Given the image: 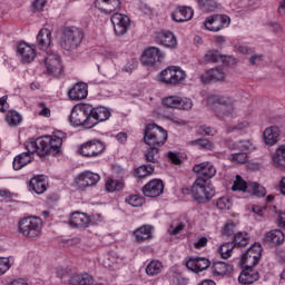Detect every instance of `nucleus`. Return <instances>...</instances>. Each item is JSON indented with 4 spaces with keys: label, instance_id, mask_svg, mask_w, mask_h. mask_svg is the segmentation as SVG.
I'll use <instances>...</instances> for the list:
<instances>
[{
    "label": "nucleus",
    "instance_id": "nucleus-1",
    "mask_svg": "<svg viewBox=\"0 0 285 285\" xmlns=\"http://www.w3.org/2000/svg\"><path fill=\"white\" fill-rule=\"evenodd\" d=\"M63 131H56L52 136H42L36 140L29 139L24 142L27 151L18 155L13 159V169L21 170L24 166L32 163V154L37 153L39 157H46V155H59L61 146L63 144Z\"/></svg>",
    "mask_w": 285,
    "mask_h": 285
},
{
    "label": "nucleus",
    "instance_id": "nucleus-2",
    "mask_svg": "<svg viewBox=\"0 0 285 285\" xmlns=\"http://www.w3.org/2000/svg\"><path fill=\"white\" fill-rule=\"evenodd\" d=\"M207 104L214 106V115L218 119H228L239 115V107L233 98L227 96L212 95L207 98Z\"/></svg>",
    "mask_w": 285,
    "mask_h": 285
},
{
    "label": "nucleus",
    "instance_id": "nucleus-3",
    "mask_svg": "<svg viewBox=\"0 0 285 285\" xmlns=\"http://www.w3.org/2000/svg\"><path fill=\"white\" fill-rule=\"evenodd\" d=\"M83 41V31L77 27H66L60 38V47L67 52H75Z\"/></svg>",
    "mask_w": 285,
    "mask_h": 285
},
{
    "label": "nucleus",
    "instance_id": "nucleus-4",
    "mask_svg": "<svg viewBox=\"0 0 285 285\" xmlns=\"http://www.w3.org/2000/svg\"><path fill=\"white\" fill-rule=\"evenodd\" d=\"M90 112V105H76L69 117L71 126L75 128L81 126L87 130L95 128V119H91Z\"/></svg>",
    "mask_w": 285,
    "mask_h": 285
},
{
    "label": "nucleus",
    "instance_id": "nucleus-5",
    "mask_svg": "<svg viewBox=\"0 0 285 285\" xmlns=\"http://www.w3.org/2000/svg\"><path fill=\"white\" fill-rule=\"evenodd\" d=\"M168 139V132L156 124H149L145 128L144 141L147 146L161 148Z\"/></svg>",
    "mask_w": 285,
    "mask_h": 285
},
{
    "label": "nucleus",
    "instance_id": "nucleus-6",
    "mask_svg": "<svg viewBox=\"0 0 285 285\" xmlns=\"http://www.w3.org/2000/svg\"><path fill=\"white\" fill-rule=\"evenodd\" d=\"M43 228V220L40 217H24L18 224V230L22 237H39Z\"/></svg>",
    "mask_w": 285,
    "mask_h": 285
},
{
    "label": "nucleus",
    "instance_id": "nucleus-7",
    "mask_svg": "<svg viewBox=\"0 0 285 285\" xmlns=\"http://www.w3.org/2000/svg\"><path fill=\"white\" fill-rule=\"evenodd\" d=\"M159 79L163 83L177 86L178 83L186 81V71L179 67H167L160 72Z\"/></svg>",
    "mask_w": 285,
    "mask_h": 285
},
{
    "label": "nucleus",
    "instance_id": "nucleus-8",
    "mask_svg": "<svg viewBox=\"0 0 285 285\" xmlns=\"http://www.w3.org/2000/svg\"><path fill=\"white\" fill-rule=\"evenodd\" d=\"M191 193L194 199H196V202H200V204H204L205 202H208V199H213V197H215V189L213 186L206 185L202 179L195 180L191 187Z\"/></svg>",
    "mask_w": 285,
    "mask_h": 285
},
{
    "label": "nucleus",
    "instance_id": "nucleus-9",
    "mask_svg": "<svg viewBox=\"0 0 285 285\" xmlns=\"http://www.w3.org/2000/svg\"><path fill=\"white\" fill-rule=\"evenodd\" d=\"M42 56V61L48 75H51L52 77H60L61 72H63V67L61 66L59 56L52 51H43Z\"/></svg>",
    "mask_w": 285,
    "mask_h": 285
},
{
    "label": "nucleus",
    "instance_id": "nucleus-10",
    "mask_svg": "<svg viewBox=\"0 0 285 285\" xmlns=\"http://www.w3.org/2000/svg\"><path fill=\"white\" fill-rule=\"evenodd\" d=\"M165 55L160 48L149 47L141 55V63L145 68H155L164 59Z\"/></svg>",
    "mask_w": 285,
    "mask_h": 285
},
{
    "label": "nucleus",
    "instance_id": "nucleus-11",
    "mask_svg": "<svg viewBox=\"0 0 285 285\" xmlns=\"http://www.w3.org/2000/svg\"><path fill=\"white\" fill-rule=\"evenodd\" d=\"M230 26V18L226 14H214L207 17L205 28L210 32H219L223 28Z\"/></svg>",
    "mask_w": 285,
    "mask_h": 285
},
{
    "label": "nucleus",
    "instance_id": "nucleus-12",
    "mask_svg": "<svg viewBox=\"0 0 285 285\" xmlns=\"http://www.w3.org/2000/svg\"><path fill=\"white\" fill-rule=\"evenodd\" d=\"M166 108H177L178 110H193V100L179 96H169L163 99Z\"/></svg>",
    "mask_w": 285,
    "mask_h": 285
},
{
    "label": "nucleus",
    "instance_id": "nucleus-13",
    "mask_svg": "<svg viewBox=\"0 0 285 285\" xmlns=\"http://www.w3.org/2000/svg\"><path fill=\"white\" fill-rule=\"evenodd\" d=\"M99 179H101V177L98 174L85 171L75 179V184L78 186V190H86V188L97 186Z\"/></svg>",
    "mask_w": 285,
    "mask_h": 285
},
{
    "label": "nucleus",
    "instance_id": "nucleus-14",
    "mask_svg": "<svg viewBox=\"0 0 285 285\" xmlns=\"http://www.w3.org/2000/svg\"><path fill=\"white\" fill-rule=\"evenodd\" d=\"M262 257V244L254 243L242 256L243 264L246 266H257Z\"/></svg>",
    "mask_w": 285,
    "mask_h": 285
},
{
    "label": "nucleus",
    "instance_id": "nucleus-15",
    "mask_svg": "<svg viewBox=\"0 0 285 285\" xmlns=\"http://www.w3.org/2000/svg\"><path fill=\"white\" fill-rule=\"evenodd\" d=\"M193 171L198 175L196 179H202V181H208V179H213L215 175H217V169L210 163H200L193 167Z\"/></svg>",
    "mask_w": 285,
    "mask_h": 285
},
{
    "label": "nucleus",
    "instance_id": "nucleus-16",
    "mask_svg": "<svg viewBox=\"0 0 285 285\" xmlns=\"http://www.w3.org/2000/svg\"><path fill=\"white\" fill-rule=\"evenodd\" d=\"M104 150H106L104 142L91 140L81 145L80 155H82V157H97L98 155H101Z\"/></svg>",
    "mask_w": 285,
    "mask_h": 285
},
{
    "label": "nucleus",
    "instance_id": "nucleus-17",
    "mask_svg": "<svg viewBox=\"0 0 285 285\" xmlns=\"http://www.w3.org/2000/svg\"><path fill=\"white\" fill-rule=\"evenodd\" d=\"M111 23L115 28L116 35H126L130 28V18L126 14L114 13L111 16Z\"/></svg>",
    "mask_w": 285,
    "mask_h": 285
},
{
    "label": "nucleus",
    "instance_id": "nucleus-18",
    "mask_svg": "<svg viewBox=\"0 0 285 285\" xmlns=\"http://www.w3.org/2000/svg\"><path fill=\"white\" fill-rule=\"evenodd\" d=\"M164 193V181L161 179H153L142 187L145 197H159Z\"/></svg>",
    "mask_w": 285,
    "mask_h": 285
},
{
    "label": "nucleus",
    "instance_id": "nucleus-19",
    "mask_svg": "<svg viewBox=\"0 0 285 285\" xmlns=\"http://www.w3.org/2000/svg\"><path fill=\"white\" fill-rule=\"evenodd\" d=\"M156 42L164 48H170L175 50L177 48V37L174 32L170 31H160L156 33Z\"/></svg>",
    "mask_w": 285,
    "mask_h": 285
},
{
    "label": "nucleus",
    "instance_id": "nucleus-20",
    "mask_svg": "<svg viewBox=\"0 0 285 285\" xmlns=\"http://www.w3.org/2000/svg\"><path fill=\"white\" fill-rule=\"evenodd\" d=\"M185 266L193 273H202V271L210 267V261L206 257H191L186 262Z\"/></svg>",
    "mask_w": 285,
    "mask_h": 285
},
{
    "label": "nucleus",
    "instance_id": "nucleus-21",
    "mask_svg": "<svg viewBox=\"0 0 285 285\" xmlns=\"http://www.w3.org/2000/svg\"><path fill=\"white\" fill-rule=\"evenodd\" d=\"M50 43H52V31L49 29H41L37 36V46L42 52H51Z\"/></svg>",
    "mask_w": 285,
    "mask_h": 285
},
{
    "label": "nucleus",
    "instance_id": "nucleus-22",
    "mask_svg": "<svg viewBox=\"0 0 285 285\" xmlns=\"http://www.w3.org/2000/svg\"><path fill=\"white\" fill-rule=\"evenodd\" d=\"M95 8L105 14H110L121 8V0H96Z\"/></svg>",
    "mask_w": 285,
    "mask_h": 285
},
{
    "label": "nucleus",
    "instance_id": "nucleus-23",
    "mask_svg": "<svg viewBox=\"0 0 285 285\" xmlns=\"http://www.w3.org/2000/svg\"><path fill=\"white\" fill-rule=\"evenodd\" d=\"M195 14L193 8L190 7H178L173 13L171 19L177 23H184L185 21H190Z\"/></svg>",
    "mask_w": 285,
    "mask_h": 285
},
{
    "label": "nucleus",
    "instance_id": "nucleus-24",
    "mask_svg": "<svg viewBox=\"0 0 285 285\" xmlns=\"http://www.w3.org/2000/svg\"><path fill=\"white\" fill-rule=\"evenodd\" d=\"M259 279V273L253 269V265H247L238 276V282L244 285L255 284Z\"/></svg>",
    "mask_w": 285,
    "mask_h": 285
},
{
    "label": "nucleus",
    "instance_id": "nucleus-25",
    "mask_svg": "<svg viewBox=\"0 0 285 285\" xmlns=\"http://www.w3.org/2000/svg\"><path fill=\"white\" fill-rule=\"evenodd\" d=\"M68 96L73 101H81L88 97V85L83 82L76 83L68 92Z\"/></svg>",
    "mask_w": 285,
    "mask_h": 285
},
{
    "label": "nucleus",
    "instance_id": "nucleus-26",
    "mask_svg": "<svg viewBox=\"0 0 285 285\" xmlns=\"http://www.w3.org/2000/svg\"><path fill=\"white\" fill-rule=\"evenodd\" d=\"M90 111L91 119H94V128L97 126V124L108 121V119H110V110H108L106 107L92 108L90 105Z\"/></svg>",
    "mask_w": 285,
    "mask_h": 285
},
{
    "label": "nucleus",
    "instance_id": "nucleus-27",
    "mask_svg": "<svg viewBox=\"0 0 285 285\" xmlns=\"http://www.w3.org/2000/svg\"><path fill=\"white\" fill-rule=\"evenodd\" d=\"M18 55L21 57V61L24 63H30L37 57V52H35V48L30 47V45L22 42L18 46Z\"/></svg>",
    "mask_w": 285,
    "mask_h": 285
},
{
    "label": "nucleus",
    "instance_id": "nucleus-28",
    "mask_svg": "<svg viewBox=\"0 0 285 285\" xmlns=\"http://www.w3.org/2000/svg\"><path fill=\"white\" fill-rule=\"evenodd\" d=\"M263 242L265 244H273L274 246H279L283 242H285L284 232H282L281 229L269 230L264 235Z\"/></svg>",
    "mask_w": 285,
    "mask_h": 285
},
{
    "label": "nucleus",
    "instance_id": "nucleus-29",
    "mask_svg": "<svg viewBox=\"0 0 285 285\" xmlns=\"http://www.w3.org/2000/svg\"><path fill=\"white\" fill-rule=\"evenodd\" d=\"M226 73L219 68L209 69L207 72L200 76L203 83H210V81H224Z\"/></svg>",
    "mask_w": 285,
    "mask_h": 285
},
{
    "label": "nucleus",
    "instance_id": "nucleus-30",
    "mask_svg": "<svg viewBox=\"0 0 285 285\" xmlns=\"http://www.w3.org/2000/svg\"><path fill=\"white\" fill-rule=\"evenodd\" d=\"M69 224L76 228H87L90 224V216L85 213L75 212L70 217Z\"/></svg>",
    "mask_w": 285,
    "mask_h": 285
},
{
    "label": "nucleus",
    "instance_id": "nucleus-31",
    "mask_svg": "<svg viewBox=\"0 0 285 285\" xmlns=\"http://www.w3.org/2000/svg\"><path fill=\"white\" fill-rule=\"evenodd\" d=\"M266 146H275L279 141V127L272 126L264 130L263 134Z\"/></svg>",
    "mask_w": 285,
    "mask_h": 285
},
{
    "label": "nucleus",
    "instance_id": "nucleus-32",
    "mask_svg": "<svg viewBox=\"0 0 285 285\" xmlns=\"http://www.w3.org/2000/svg\"><path fill=\"white\" fill-rule=\"evenodd\" d=\"M134 237L138 244L153 238V226L144 225L134 232Z\"/></svg>",
    "mask_w": 285,
    "mask_h": 285
},
{
    "label": "nucleus",
    "instance_id": "nucleus-33",
    "mask_svg": "<svg viewBox=\"0 0 285 285\" xmlns=\"http://www.w3.org/2000/svg\"><path fill=\"white\" fill-rule=\"evenodd\" d=\"M30 188H32L33 191L37 193V195H43L48 188V180L46 179L45 176H38L33 177L29 181Z\"/></svg>",
    "mask_w": 285,
    "mask_h": 285
},
{
    "label": "nucleus",
    "instance_id": "nucleus-34",
    "mask_svg": "<svg viewBox=\"0 0 285 285\" xmlns=\"http://www.w3.org/2000/svg\"><path fill=\"white\" fill-rule=\"evenodd\" d=\"M69 284L71 285H95V278L88 273L72 274L69 277Z\"/></svg>",
    "mask_w": 285,
    "mask_h": 285
},
{
    "label": "nucleus",
    "instance_id": "nucleus-35",
    "mask_svg": "<svg viewBox=\"0 0 285 285\" xmlns=\"http://www.w3.org/2000/svg\"><path fill=\"white\" fill-rule=\"evenodd\" d=\"M212 273L218 276L228 275V273H233V266L224 262H216L212 266Z\"/></svg>",
    "mask_w": 285,
    "mask_h": 285
},
{
    "label": "nucleus",
    "instance_id": "nucleus-36",
    "mask_svg": "<svg viewBox=\"0 0 285 285\" xmlns=\"http://www.w3.org/2000/svg\"><path fill=\"white\" fill-rule=\"evenodd\" d=\"M206 63H225L226 56L219 53L217 50L208 51L204 57Z\"/></svg>",
    "mask_w": 285,
    "mask_h": 285
},
{
    "label": "nucleus",
    "instance_id": "nucleus-37",
    "mask_svg": "<svg viewBox=\"0 0 285 285\" xmlns=\"http://www.w3.org/2000/svg\"><path fill=\"white\" fill-rule=\"evenodd\" d=\"M250 242V235H248V233L244 232H239L234 236V246L236 248H246V246H248Z\"/></svg>",
    "mask_w": 285,
    "mask_h": 285
},
{
    "label": "nucleus",
    "instance_id": "nucleus-38",
    "mask_svg": "<svg viewBox=\"0 0 285 285\" xmlns=\"http://www.w3.org/2000/svg\"><path fill=\"white\" fill-rule=\"evenodd\" d=\"M272 159L276 166L285 168V145H282L276 149Z\"/></svg>",
    "mask_w": 285,
    "mask_h": 285
},
{
    "label": "nucleus",
    "instance_id": "nucleus-39",
    "mask_svg": "<svg viewBox=\"0 0 285 285\" xmlns=\"http://www.w3.org/2000/svg\"><path fill=\"white\" fill-rule=\"evenodd\" d=\"M198 8L203 12H215L219 4L215 0H197Z\"/></svg>",
    "mask_w": 285,
    "mask_h": 285
},
{
    "label": "nucleus",
    "instance_id": "nucleus-40",
    "mask_svg": "<svg viewBox=\"0 0 285 285\" xmlns=\"http://www.w3.org/2000/svg\"><path fill=\"white\" fill-rule=\"evenodd\" d=\"M161 271H164V265L159 261H151L146 267V273L150 277H155V275H159Z\"/></svg>",
    "mask_w": 285,
    "mask_h": 285
},
{
    "label": "nucleus",
    "instance_id": "nucleus-41",
    "mask_svg": "<svg viewBox=\"0 0 285 285\" xmlns=\"http://www.w3.org/2000/svg\"><path fill=\"white\" fill-rule=\"evenodd\" d=\"M253 146L249 140H239L236 142H228V147L232 150H240V153H246V150H250V147Z\"/></svg>",
    "mask_w": 285,
    "mask_h": 285
},
{
    "label": "nucleus",
    "instance_id": "nucleus-42",
    "mask_svg": "<svg viewBox=\"0 0 285 285\" xmlns=\"http://www.w3.org/2000/svg\"><path fill=\"white\" fill-rule=\"evenodd\" d=\"M249 184L246 183V180L242 179V176L237 175L236 179L234 181V185L232 186V190L240 191V193H248Z\"/></svg>",
    "mask_w": 285,
    "mask_h": 285
},
{
    "label": "nucleus",
    "instance_id": "nucleus-43",
    "mask_svg": "<svg viewBox=\"0 0 285 285\" xmlns=\"http://www.w3.org/2000/svg\"><path fill=\"white\" fill-rule=\"evenodd\" d=\"M247 193L254 195V197H264L266 195V188L257 183H249Z\"/></svg>",
    "mask_w": 285,
    "mask_h": 285
},
{
    "label": "nucleus",
    "instance_id": "nucleus-44",
    "mask_svg": "<svg viewBox=\"0 0 285 285\" xmlns=\"http://www.w3.org/2000/svg\"><path fill=\"white\" fill-rule=\"evenodd\" d=\"M155 173V166L153 165H141L136 169V175L139 179H144V177H148V175H153Z\"/></svg>",
    "mask_w": 285,
    "mask_h": 285
},
{
    "label": "nucleus",
    "instance_id": "nucleus-45",
    "mask_svg": "<svg viewBox=\"0 0 285 285\" xmlns=\"http://www.w3.org/2000/svg\"><path fill=\"white\" fill-rule=\"evenodd\" d=\"M106 189L108 193H115V190H124V181L109 178L106 180Z\"/></svg>",
    "mask_w": 285,
    "mask_h": 285
},
{
    "label": "nucleus",
    "instance_id": "nucleus-46",
    "mask_svg": "<svg viewBox=\"0 0 285 285\" xmlns=\"http://www.w3.org/2000/svg\"><path fill=\"white\" fill-rule=\"evenodd\" d=\"M6 121L9 126H19L21 124L22 118L21 115L17 111H9L6 117Z\"/></svg>",
    "mask_w": 285,
    "mask_h": 285
},
{
    "label": "nucleus",
    "instance_id": "nucleus-47",
    "mask_svg": "<svg viewBox=\"0 0 285 285\" xmlns=\"http://www.w3.org/2000/svg\"><path fill=\"white\" fill-rule=\"evenodd\" d=\"M146 161H150V164H157V159H159V148L158 147H149V149L145 154Z\"/></svg>",
    "mask_w": 285,
    "mask_h": 285
},
{
    "label": "nucleus",
    "instance_id": "nucleus-48",
    "mask_svg": "<svg viewBox=\"0 0 285 285\" xmlns=\"http://www.w3.org/2000/svg\"><path fill=\"white\" fill-rule=\"evenodd\" d=\"M233 248H236L234 243H224L219 247V253H220L223 259H228V257H230V255L233 253Z\"/></svg>",
    "mask_w": 285,
    "mask_h": 285
},
{
    "label": "nucleus",
    "instance_id": "nucleus-49",
    "mask_svg": "<svg viewBox=\"0 0 285 285\" xmlns=\"http://www.w3.org/2000/svg\"><path fill=\"white\" fill-rule=\"evenodd\" d=\"M14 264V261L10 257H0V275L8 273L10 271V266Z\"/></svg>",
    "mask_w": 285,
    "mask_h": 285
},
{
    "label": "nucleus",
    "instance_id": "nucleus-50",
    "mask_svg": "<svg viewBox=\"0 0 285 285\" xmlns=\"http://www.w3.org/2000/svg\"><path fill=\"white\" fill-rule=\"evenodd\" d=\"M216 206L219 210H230L233 203L230 202V198L222 197L216 202Z\"/></svg>",
    "mask_w": 285,
    "mask_h": 285
},
{
    "label": "nucleus",
    "instance_id": "nucleus-51",
    "mask_svg": "<svg viewBox=\"0 0 285 285\" xmlns=\"http://www.w3.org/2000/svg\"><path fill=\"white\" fill-rule=\"evenodd\" d=\"M126 203L129 204V206H132L134 208H138V206H141L144 204V198L131 195L126 198Z\"/></svg>",
    "mask_w": 285,
    "mask_h": 285
},
{
    "label": "nucleus",
    "instance_id": "nucleus-52",
    "mask_svg": "<svg viewBox=\"0 0 285 285\" xmlns=\"http://www.w3.org/2000/svg\"><path fill=\"white\" fill-rule=\"evenodd\" d=\"M232 161H236V164H246L248 161V154L240 151L237 154H232Z\"/></svg>",
    "mask_w": 285,
    "mask_h": 285
},
{
    "label": "nucleus",
    "instance_id": "nucleus-53",
    "mask_svg": "<svg viewBox=\"0 0 285 285\" xmlns=\"http://www.w3.org/2000/svg\"><path fill=\"white\" fill-rule=\"evenodd\" d=\"M115 264H119V258L115 257V254H110L104 261L102 266H105V268H115Z\"/></svg>",
    "mask_w": 285,
    "mask_h": 285
},
{
    "label": "nucleus",
    "instance_id": "nucleus-54",
    "mask_svg": "<svg viewBox=\"0 0 285 285\" xmlns=\"http://www.w3.org/2000/svg\"><path fill=\"white\" fill-rule=\"evenodd\" d=\"M194 146H198V148H204L205 150H213V142L208 139H197L193 141Z\"/></svg>",
    "mask_w": 285,
    "mask_h": 285
},
{
    "label": "nucleus",
    "instance_id": "nucleus-55",
    "mask_svg": "<svg viewBox=\"0 0 285 285\" xmlns=\"http://www.w3.org/2000/svg\"><path fill=\"white\" fill-rule=\"evenodd\" d=\"M173 282H174V284H177V285H187L188 284V279H186L184 277V275H181V273H179V272L173 273Z\"/></svg>",
    "mask_w": 285,
    "mask_h": 285
},
{
    "label": "nucleus",
    "instance_id": "nucleus-56",
    "mask_svg": "<svg viewBox=\"0 0 285 285\" xmlns=\"http://www.w3.org/2000/svg\"><path fill=\"white\" fill-rule=\"evenodd\" d=\"M249 127H250V124L248 121H242L235 126L229 127L227 129V132H234V130H246Z\"/></svg>",
    "mask_w": 285,
    "mask_h": 285
},
{
    "label": "nucleus",
    "instance_id": "nucleus-57",
    "mask_svg": "<svg viewBox=\"0 0 285 285\" xmlns=\"http://www.w3.org/2000/svg\"><path fill=\"white\" fill-rule=\"evenodd\" d=\"M184 228H186V225L184 223H179L177 226L171 225L168 229V233L169 235H179Z\"/></svg>",
    "mask_w": 285,
    "mask_h": 285
},
{
    "label": "nucleus",
    "instance_id": "nucleus-58",
    "mask_svg": "<svg viewBox=\"0 0 285 285\" xmlns=\"http://www.w3.org/2000/svg\"><path fill=\"white\" fill-rule=\"evenodd\" d=\"M223 235H226L227 237H230V235L235 234V224L233 223H227L222 230Z\"/></svg>",
    "mask_w": 285,
    "mask_h": 285
},
{
    "label": "nucleus",
    "instance_id": "nucleus-59",
    "mask_svg": "<svg viewBox=\"0 0 285 285\" xmlns=\"http://www.w3.org/2000/svg\"><path fill=\"white\" fill-rule=\"evenodd\" d=\"M236 50L240 53V55H253L255 52V50L248 46L245 45H238L236 46Z\"/></svg>",
    "mask_w": 285,
    "mask_h": 285
},
{
    "label": "nucleus",
    "instance_id": "nucleus-60",
    "mask_svg": "<svg viewBox=\"0 0 285 285\" xmlns=\"http://www.w3.org/2000/svg\"><path fill=\"white\" fill-rule=\"evenodd\" d=\"M261 61H264V55L262 53H252L249 58V63L252 66H257Z\"/></svg>",
    "mask_w": 285,
    "mask_h": 285
},
{
    "label": "nucleus",
    "instance_id": "nucleus-61",
    "mask_svg": "<svg viewBox=\"0 0 285 285\" xmlns=\"http://www.w3.org/2000/svg\"><path fill=\"white\" fill-rule=\"evenodd\" d=\"M198 132L205 137H213L215 135V129L207 126H200Z\"/></svg>",
    "mask_w": 285,
    "mask_h": 285
},
{
    "label": "nucleus",
    "instance_id": "nucleus-62",
    "mask_svg": "<svg viewBox=\"0 0 285 285\" xmlns=\"http://www.w3.org/2000/svg\"><path fill=\"white\" fill-rule=\"evenodd\" d=\"M47 0H35L32 3L33 10L36 12H41L46 8Z\"/></svg>",
    "mask_w": 285,
    "mask_h": 285
},
{
    "label": "nucleus",
    "instance_id": "nucleus-63",
    "mask_svg": "<svg viewBox=\"0 0 285 285\" xmlns=\"http://www.w3.org/2000/svg\"><path fill=\"white\" fill-rule=\"evenodd\" d=\"M137 69V59L132 58L129 60L124 67L125 72H132V70Z\"/></svg>",
    "mask_w": 285,
    "mask_h": 285
},
{
    "label": "nucleus",
    "instance_id": "nucleus-64",
    "mask_svg": "<svg viewBox=\"0 0 285 285\" xmlns=\"http://www.w3.org/2000/svg\"><path fill=\"white\" fill-rule=\"evenodd\" d=\"M38 106L41 108L39 111L40 117H50V109L46 107V104L40 102Z\"/></svg>",
    "mask_w": 285,
    "mask_h": 285
}]
</instances>
